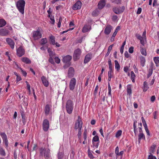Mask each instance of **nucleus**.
<instances>
[{"instance_id": "1", "label": "nucleus", "mask_w": 159, "mask_h": 159, "mask_svg": "<svg viewBox=\"0 0 159 159\" xmlns=\"http://www.w3.org/2000/svg\"><path fill=\"white\" fill-rule=\"evenodd\" d=\"M25 2L23 0H19L16 3V7L19 12L23 14L24 13Z\"/></svg>"}, {"instance_id": "2", "label": "nucleus", "mask_w": 159, "mask_h": 159, "mask_svg": "<svg viewBox=\"0 0 159 159\" xmlns=\"http://www.w3.org/2000/svg\"><path fill=\"white\" fill-rule=\"evenodd\" d=\"M74 104L72 101L70 100H68L66 104V109L67 112L69 114H71L72 112Z\"/></svg>"}, {"instance_id": "3", "label": "nucleus", "mask_w": 159, "mask_h": 159, "mask_svg": "<svg viewBox=\"0 0 159 159\" xmlns=\"http://www.w3.org/2000/svg\"><path fill=\"white\" fill-rule=\"evenodd\" d=\"M81 52V50L79 48L75 50L73 55V59L74 61H76L80 58Z\"/></svg>"}, {"instance_id": "4", "label": "nucleus", "mask_w": 159, "mask_h": 159, "mask_svg": "<svg viewBox=\"0 0 159 159\" xmlns=\"http://www.w3.org/2000/svg\"><path fill=\"white\" fill-rule=\"evenodd\" d=\"M125 9V7L124 6H117L113 7V10L116 14H119L123 12Z\"/></svg>"}, {"instance_id": "5", "label": "nucleus", "mask_w": 159, "mask_h": 159, "mask_svg": "<svg viewBox=\"0 0 159 159\" xmlns=\"http://www.w3.org/2000/svg\"><path fill=\"white\" fill-rule=\"evenodd\" d=\"M100 143L99 137L97 135L95 136L93 138L92 143L93 147L95 148H98Z\"/></svg>"}, {"instance_id": "6", "label": "nucleus", "mask_w": 159, "mask_h": 159, "mask_svg": "<svg viewBox=\"0 0 159 159\" xmlns=\"http://www.w3.org/2000/svg\"><path fill=\"white\" fill-rule=\"evenodd\" d=\"M83 123L79 116L75 123V129L80 130L82 127Z\"/></svg>"}, {"instance_id": "7", "label": "nucleus", "mask_w": 159, "mask_h": 159, "mask_svg": "<svg viewBox=\"0 0 159 159\" xmlns=\"http://www.w3.org/2000/svg\"><path fill=\"white\" fill-rule=\"evenodd\" d=\"M33 37L34 40H37L42 37V34L38 30L33 32Z\"/></svg>"}, {"instance_id": "8", "label": "nucleus", "mask_w": 159, "mask_h": 159, "mask_svg": "<svg viewBox=\"0 0 159 159\" xmlns=\"http://www.w3.org/2000/svg\"><path fill=\"white\" fill-rule=\"evenodd\" d=\"M25 53V50L22 47H20L16 49V53L17 55L19 57H21Z\"/></svg>"}, {"instance_id": "9", "label": "nucleus", "mask_w": 159, "mask_h": 159, "mask_svg": "<svg viewBox=\"0 0 159 159\" xmlns=\"http://www.w3.org/2000/svg\"><path fill=\"white\" fill-rule=\"evenodd\" d=\"M40 154L42 155H44L46 157H48L49 155V150L48 148L45 149L44 148H42L40 149Z\"/></svg>"}, {"instance_id": "10", "label": "nucleus", "mask_w": 159, "mask_h": 159, "mask_svg": "<svg viewBox=\"0 0 159 159\" xmlns=\"http://www.w3.org/2000/svg\"><path fill=\"white\" fill-rule=\"evenodd\" d=\"M82 3L80 1H78L72 7V8L74 10H76L81 8Z\"/></svg>"}, {"instance_id": "11", "label": "nucleus", "mask_w": 159, "mask_h": 159, "mask_svg": "<svg viewBox=\"0 0 159 159\" xmlns=\"http://www.w3.org/2000/svg\"><path fill=\"white\" fill-rule=\"evenodd\" d=\"M43 127L44 131H48L49 127V122L48 120L47 119L44 120L43 123Z\"/></svg>"}, {"instance_id": "12", "label": "nucleus", "mask_w": 159, "mask_h": 159, "mask_svg": "<svg viewBox=\"0 0 159 159\" xmlns=\"http://www.w3.org/2000/svg\"><path fill=\"white\" fill-rule=\"evenodd\" d=\"M76 83V80L75 78H72L70 80L69 84V88L71 90H73L75 88Z\"/></svg>"}, {"instance_id": "13", "label": "nucleus", "mask_w": 159, "mask_h": 159, "mask_svg": "<svg viewBox=\"0 0 159 159\" xmlns=\"http://www.w3.org/2000/svg\"><path fill=\"white\" fill-rule=\"evenodd\" d=\"M41 81L43 85L46 87H48L49 85V82L46 77L43 76L41 78Z\"/></svg>"}, {"instance_id": "14", "label": "nucleus", "mask_w": 159, "mask_h": 159, "mask_svg": "<svg viewBox=\"0 0 159 159\" xmlns=\"http://www.w3.org/2000/svg\"><path fill=\"white\" fill-rule=\"evenodd\" d=\"M6 41L8 44L10 46L11 48L14 49V48L15 43L11 39L7 38L6 39Z\"/></svg>"}, {"instance_id": "15", "label": "nucleus", "mask_w": 159, "mask_h": 159, "mask_svg": "<svg viewBox=\"0 0 159 159\" xmlns=\"http://www.w3.org/2000/svg\"><path fill=\"white\" fill-rule=\"evenodd\" d=\"M112 29V27L111 25H107L104 30V33L106 34H109L110 33Z\"/></svg>"}, {"instance_id": "16", "label": "nucleus", "mask_w": 159, "mask_h": 159, "mask_svg": "<svg viewBox=\"0 0 159 159\" xmlns=\"http://www.w3.org/2000/svg\"><path fill=\"white\" fill-rule=\"evenodd\" d=\"M71 59L72 57L68 55L63 57L62 61L64 63H67L70 62Z\"/></svg>"}, {"instance_id": "17", "label": "nucleus", "mask_w": 159, "mask_h": 159, "mask_svg": "<svg viewBox=\"0 0 159 159\" xmlns=\"http://www.w3.org/2000/svg\"><path fill=\"white\" fill-rule=\"evenodd\" d=\"M9 31L6 29H0V35L2 36H6L8 34Z\"/></svg>"}, {"instance_id": "18", "label": "nucleus", "mask_w": 159, "mask_h": 159, "mask_svg": "<svg viewBox=\"0 0 159 159\" xmlns=\"http://www.w3.org/2000/svg\"><path fill=\"white\" fill-rule=\"evenodd\" d=\"M92 58V54L91 53H89L86 55L85 57L84 60V63L85 64L88 62Z\"/></svg>"}, {"instance_id": "19", "label": "nucleus", "mask_w": 159, "mask_h": 159, "mask_svg": "<svg viewBox=\"0 0 159 159\" xmlns=\"http://www.w3.org/2000/svg\"><path fill=\"white\" fill-rule=\"evenodd\" d=\"M106 0H101L98 4V9H102L105 5Z\"/></svg>"}, {"instance_id": "20", "label": "nucleus", "mask_w": 159, "mask_h": 159, "mask_svg": "<svg viewBox=\"0 0 159 159\" xmlns=\"http://www.w3.org/2000/svg\"><path fill=\"white\" fill-rule=\"evenodd\" d=\"M91 26L88 25H84L82 29V32L86 33L89 31L91 30Z\"/></svg>"}, {"instance_id": "21", "label": "nucleus", "mask_w": 159, "mask_h": 159, "mask_svg": "<svg viewBox=\"0 0 159 159\" xmlns=\"http://www.w3.org/2000/svg\"><path fill=\"white\" fill-rule=\"evenodd\" d=\"M68 76L70 77H73L74 74V69L72 67H70L68 70Z\"/></svg>"}, {"instance_id": "22", "label": "nucleus", "mask_w": 159, "mask_h": 159, "mask_svg": "<svg viewBox=\"0 0 159 159\" xmlns=\"http://www.w3.org/2000/svg\"><path fill=\"white\" fill-rule=\"evenodd\" d=\"M51 109V106L49 104H47L45 106L44 111L46 115H48Z\"/></svg>"}, {"instance_id": "23", "label": "nucleus", "mask_w": 159, "mask_h": 159, "mask_svg": "<svg viewBox=\"0 0 159 159\" xmlns=\"http://www.w3.org/2000/svg\"><path fill=\"white\" fill-rule=\"evenodd\" d=\"M145 135L143 132L139 133L138 135V142L139 143L140 142L141 140H145Z\"/></svg>"}, {"instance_id": "24", "label": "nucleus", "mask_w": 159, "mask_h": 159, "mask_svg": "<svg viewBox=\"0 0 159 159\" xmlns=\"http://www.w3.org/2000/svg\"><path fill=\"white\" fill-rule=\"evenodd\" d=\"M132 86L131 85H128L127 86V94L130 96H131L132 94Z\"/></svg>"}, {"instance_id": "25", "label": "nucleus", "mask_w": 159, "mask_h": 159, "mask_svg": "<svg viewBox=\"0 0 159 159\" xmlns=\"http://www.w3.org/2000/svg\"><path fill=\"white\" fill-rule=\"evenodd\" d=\"M21 60L22 61L26 63V64H30L31 62V61L27 57H23L21 58Z\"/></svg>"}, {"instance_id": "26", "label": "nucleus", "mask_w": 159, "mask_h": 159, "mask_svg": "<svg viewBox=\"0 0 159 159\" xmlns=\"http://www.w3.org/2000/svg\"><path fill=\"white\" fill-rule=\"evenodd\" d=\"M141 65L143 67L145 64V58L142 56H141L139 57Z\"/></svg>"}, {"instance_id": "27", "label": "nucleus", "mask_w": 159, "mask_h": 159, "mask_svg": "<svg viewBox=\"0 0 159 159\" xmlns=\"http://www.w3.org/2000/svg\"><path fill=\"white\" fill-rule=\"evenodd\" d=\"M156 147V145L154 144L152 145L150 148L149 152L148 153L149 154V153H151V154H152L154 153L155 152V148Z\"/></svg>"}, {"instance_id": "28", "label": "nucleus", "mask_w": 159, "mask_h": 159, "mask_svg": "<svg viewBox=\"0 0 159 159\" xmlns=\"http://www.w3.org/2000/svg\"><path fill=\"white\" fill-rule=\"evenodd\" d=\"M149 88L147 83L146 82L144 81L143 83V91L144 92H146Z\"/></svg>"}, {"instance_id": "29", "label": "nucleus", "mask_w": 159, "mask_h": 159, "mask_svg": "<svg viewBox=\"0 0 159 159\" xmlns=\"http://www.w3.org/2000/svg\"><path fill=\"white\" fill-rule=\"evenodd\" d=\"M115 68L116 69L117 71H119L120 68V65L117 60L115 61Z\"/></svg>"}, {"instance_id": "30", "label": "nucleus", "mask_w": 159, "mask_h": 159, "mask_svg": "<svg viewBox=\"0 0 159 159\" xmlns=\"http://www.w3.org/2000/svg\"><path fill=\"white\" fill-rule=\"evenodd\" d=\"M135 75L133 71H131L130 73V78L133 83L135 82Z\"/></svg>"}, {"instance_id": "31", "label": "nucleus", "mask_w": 159, "mask_h": 159, "mask_svg": "<svg viewBox=\"0 0 159 159\" xmlns=\"http://www.w3.org/2000/svg\"><path fill=\"white\" fill-rule=\"evenodd\" d=\"M136 121H134L133 124L134 131L135 135H136L137 134V128L136 126Z\"/></svg>"}, {"instance_id": "32", "label": "nucleus", "mask_w": 159, "mask_h": 159, "mask_svg": "<svg viewBox=\"0 0 159 159\" xmlns=\"http://www.w3.org/2000/svg\"><path fill=\"white\" fill-rule=\"evenodd\" d=\"M15 64L16 65L17 67L20 69V70L21 72H22V74L24 76H26L27 75V72L25 71L24 70H23L22 68H21L20 67H19L18 65L16 64V63H15Z\"/></svg>"}, {"instance_id": "33", "label": "nucleus", "mask_w": 159, "mask_h": 159, "mask_svg": "<svg viewBox=\"0 0 159 159\" xmlns=\"http://www.w3.org/2000/svg\"><path fill=\"white\" fill-rule=\"evenodd\" d=\"M6 24V21L3 19H0V27L5 26Z\"/></svg>"}, {"instance_id": "34", "label": "nucleus", "mask_w": 159, "mask_h": 159, "mask_svg": "<svg viewBox=\"0 0 159 159\" xmlns=\"http://www.w3.org/2000/svg\"><path fill=\"white\" fill-rule=\"evenodd\" d=\"M159 57H154L153 60L156 65V66H157L159 64Z\"/></svg>"}, {"instance_id": "35", "label": "nucleus", "mask_w": 159, "mask_h": 159, "mask_svg": "<svg viewBox=\"0 0 159 159\" xmlns=\"http://www.w3.org/2000/svg\"><path fill=\"white\" fill-rule=\"evenodd\" d=\"M122 133V130H118L116 133L115 137L117 138H119L121 136Z\"/></svg>"}, {"instance_id": "36", "label": "nucleus", "mask_w": 159, "mask_h": 159, "mask_svg": "<svg viewBox=\"0 0 159 159\" xmlns=\"http://www.w3.org/2000/svg\"><path fill=\"white\" fill-rule=\"evenodd\" d=\"M47 43V39L46 38H44L42 39L40 42V44L43 45Z\"/></svg>"}, {"instance_id": "37", "label": "nucleus", "mask_w": 159, "mask_h": 159, "mask_svg": "<svg viewBox=\"0 0 159 159\" xmlns=\"http://www.w3.org/2000/svg\"><path fill=\"white\" fill-rule=\"evenodd\" d=\"M50 40L51 42V43L53 45H54L55 44V37L53 35H51L50 37Z\"/></svg>"}, {"instance_id": "38", "label": "nucleus", "mask_w": 159, "mask_h": 159, "mask_svg": "<svg viewBox=\"0 0 159 159\" xmlns=\"http://www.w3.org/2000/svg\"><path fill=\"white\" fill-rule=\"evenodd\" d=\"M111 1L112 3L116 4H120L121 2V0H111Z\"/></svg>"}, {"instance_id": "39", "label": "nucleus", "mask_w": 159, "mask_h": 159, "mask_svg": "<svg viewBox=\"0 0 159 159\" xmlns=\"http://www.w3.org/2000/svg\"><path fill=\"white\" fill-rule=\"evenodd\" d=\"M21 114L22 116V118L23 119L22 121L23 123H24V122H25L26 121V119L25 118V115L24 114V113L23 112H21Z\"/></svg>"}, {"instance_id": "40", "label": "nucleus", "mask_w": 159, "mask_h": 159, "mask_svg": "<svg viewBox=\"0 0 159 159\" xmlns=\"http://www.w3.org/2000/svg\"><path fill=\"white\" fill-rule=\"evenodd\" d=\"M140 52L141 54L144 56L147 55V52L143 48H140Z\"/></svg>"}, {"instance_id": "41", "label": "nucleus", "mask_w": 159, "mask_h": 159, "mask_svg": "<svg viewBox=\"0 0 159 159\" xmlns=\"http://www.w3.org/2000/svg\"><path fill=\"white\" fill-rule=\"evenodd\" d=\"M64 153L62 151L61 152H59L58 154V158L59 159H61L63 157Z\"/></svg>"}, {"instance_id": "42", "label": "nucleus", "mask_w": 159, "mask_h": 159, "mask_svg": "<svg viewBox=\"0 0 159 159\" xmlns=\"http://www.w3.org/2000/svg\"><path fill=\"white\" fill-rule=\"evenodd\" d=\"M148 159H157L156 157L153 156L152 154L149 153L148 157Z\"/></svg>"}, {"instance_id": "43", "label": "nucleus", "mask_w": 159, "mask_h": 159, "mask_svg": "<svg viewBox=\"0 0 159 159\" xmlns=\"http://www.w3.org/2000/svg\"><path fill=\"white\" fill-rule=\"evenodd\" d=\"M0 154L2 156H5L6 154L5 151L2 148L0 147Z\"/></svg>"}, {"instance_id": "44", "label": "nucleus", "mask_w": 159, "mask_h": 159, "mask_svg": "<svg viewBox=\"0 0 159 159\" xmlns=\"http://www.w3.org/2000/svg\"><path fill=\"white\" fill-rule=\"evenodd\" d=\"M108 63L109 65V70H113V69L112 68V65L110 59H109L108 61Z\"/></svg>"}, {"instance_id": "45", "label": "nucleus", "mask_w": 159, "mask_h": 159, "mask_svg": "<svg viewBox=\"0 0 159 159\" xmlns=\"http://www.w3.org/2000/svg\"><path fill=\"white\" fill-rule=\"evenodd\" d=\"M126 43V41H125L123 43L122 45L120 48V52L121 54H122L123 52V50L124 47Z\"/></svg>"}, {"instance_id": "46", "label": "nucleus", "mask_w": 159, "mask_h": 159, "mask_svg": "<svg viewBox=\"0 0 159 159\" xmlns=\"http://www.w3.org/2000/svg\"><path fill=\"white\" fill-rule=\"evenodd\" d=\"M87 132L86 129H85L83 134L84 138L85 140H86L87 138Z\"/></svg>"}, {"instance_id": "47", "label": "nucleus", "mask_w": 159, "mask_h": 159, "mask_svg": "<svg viewBox=\"0 0 159 159\" xmlns=\"http://www.w3.org/2000/svg\"><path fill=\"white\" fill-rule=\"evenodd\" d=\"M62 18H61V17H60L59 18V21H58V23H57V27L58 28L60 27L61 25V22L62 21Z\"/></svg>"}, {"instance_id": "48", "label": "nucleus", "mask_w": 159, "mask_h": 159, "mask_svg": "<svg viewBox=\"0 0 159 159\" xmlns=\"http://www.w3.org/2000/svg\"><path fill=\"white\" fill-rule=\"evenodd\" d=\"M153 70L152 69H149L148 70V73L147 75L148 78H149L152 74Z\"/></svg>"}, {"instance_id": "49", "label": "nucleus", "mask_w": 159, "mask_h": 159, "mask_svg": "<svg viewBox=\"0 0 159 159\" xmlns=\"http://www.w3.org/2000/svg\"><path fill=\"white\" fill-rule=\"evenodd\" d=\"M55 62L57 64H59L60 62V59L58 57H56L54 58Z\"/></svg>"}, {"instance_id": "50", "label": "nucleus", "mask_w": 159, "mask_h": 159, "mask_svg": "<svg viewBox=\"0 0 159 159\" xmlns=\"http://www.w3.org/2000/svg\"><path fill=\"white\" fill-rule=\"evenodd\" d=\"M129 70V67L128 66H125L124 67L123 70L125 73H127Z\"/></svg>"}, {"instance_id": "51", "label": "nucleus", "mask_w": 159, "mask_h": 159, "mask_svg": "<svg viewBox=\"0 0 159 159\" xmlns=\"http://www.w3.org/2000/svg\"><path fill=\"white\" fill-rule=\"evenodd\" d=\"M1 135L3 139H4L7 138L6 135L5 134V133H2L1 134Z\"/></svg>"}, {"instance_id": "52", "label": "nucleus", "mask_w": 159, "mask_h": 159, "mask_svg": "<svg viewBox=\"0 0 159 159\" xmlns=\"http://www.w3.org/2000/svg\"><path fill=\"white\" fill-rule=\"evenodd\" d=\"M146 38H142L141 39H140V43L141 44H142L143 45H144V41L146 40Z\"/></svg>"}, {"instance_id": "53", "label": "nucleus", "mask_w": 159, "mask_h": 159, "mask_svg": "<svg viewBox=\"0 0 159 159\" xmlns=\"http://www.w3.org/2000/svg\"><path fill=\"white\" fill-rule=\"evenodd\" d=\"M134 47H130L129 49V52L130 53H132L134 52Z\"/></svg>"}, {"instance_id": "54", "label": "nucleus", "mask_w": 159, "mask_h": 159, "mask_svg": "<svg viewBox=\"0 0 159 159\" xmlns=\"http://www.w3.org/2000/svg\"><path fill=\"white\" fill-rule=\"evenodd\" d=\"M52 57H50L49 59V61L50 62L51 64H53L54 63V62L53 60V59L52 58Z\"/></svg>"}, {"instance_id": "55", "label": "nucleus", "mask_w": 159, "mask_h": 159, "mask_svg": "<svg viewBox=\"0 0 159 159\" xmlns=\"http://www.w3.org/2000/svg\"><path fill=\"white\" fill-rule=\"evenodd\" d=\"M81 135V129L78 130V132L77 134L78 137L79 139H80Z\"/></svg>"}, {"instance_id": "56", "label": "nucleus", "mask_w": 159, "mask_h": 159, "mask_svg": "<svg viewBox=\"0 0 159 159\" xmlns=\"http://www.w3.org/2000/svg\"><path fill=\"white\" fill-rule=\"evenodd\" d=\"M4 142L5 143L6 145V146L7 147L8 146V140L7 139V138L4 139H3Z\"/></svg>"}, {"instance_id": "57", "label": "nucleus", "mask_w": 159, "mask_h": 159, "mask_svg": "<svg viewBox=\"0 0 159 159\" xmlns=\"http://www.w3.org/2000/svg\"><path fill=\"white\" fill-rule=\"evenodd\" d=\"M141 11L142 8L140 7H139L138 8L136 13L137 14H139L141 13Z\"/></svg>"}, {"instance_id": "58", "label": "nucleus", "mask_w": 159, "mask_h": 159, "mask_svg": "<svg viewBox=\"0 0 159 159\" xmlns=\"http://www.w3.org/2000/svg\"><path fill=\"white\" fill-rule=\"evenodd\" d=\"M113 70H109L108 71V77H112L111 73L113 72Z\"/></svg>"}, {"instance_id": "59", "label": "nucleus", "mask_w": 159, "mask_h": 159, "mask_svg": "<svg viewBox=\"0 0 159 159\" xmlns=\"http://www.w3.org/2000/svg\"><path fill=\"white\" fill-rule=\"evenodd\" d=\"M21 80V78L20 76L19 75L16 77V81L17 83Z\"/></svg>"}, {"instance_id": "60", "label": "nucleus", "mask_w": 159, "mask_h": 159, "mask_svg": "<svg viewBox=\"0 0 159 159\" xmlns=\"http://www.w3.org/2000/svg\"><path fill=\"white\" fill-rule=\"evenodd\" d=\"M88 155H89V157L91 159H93L94 158L93 155V154H92V153L90 152H89Z\"/></svg>"}, {"instance_id": "61", "label": "nucleus", "mask_w": 159, "mask_h": 159, "mask_svg": "<svg viewBox=\"0 0 159 159\" xmlns=\"http://www.w3.org/2000/svg\"><path fill=\"white\" fill-rule=\"evenodd\" d=\"M156 97L155 96H152L151 97V101L153 102L155 100Z\"/></svg>"}, {"instance_id": "62", "label": "nucleus", "mask_w": 159, "mask_h": 159, "mask_svg": "<svg viewBox=\"0 0 159 159\" xmlns=\"http://www.w3.org/2000/svg\"><path fill=\"white\" fill-rule=\"evenodd\" d=\"M50 19L51 20L50 22L53 25H54L55 23V20L53 17H51Z\"/></svg>"}, {"instance_id": "63", "label": "nucleus", "mask_w": 159, "mask_h": 159, "mask_svg": "<svg viewBox=\"0 0 159 159\" xmlns=\"http://www.w3.org/2000/svg\"><path fill=\"white\" fill-rule=\"evenodd\" d=\"M124 55L127 58H128L129 57V55L127 51L125 52Z\"/></svg>"}, {"instance_id": "64", "label": "nucleus", "mask_w": 159, "mask_h": 159, "mask_svg": "<svg viewBox=\"0 0 159 159\" xmlns=\"http://www.w3.org/2000/svg\"><path fill=\"white\" fill-rule=\"evenodd\" d=\"M49 54V56L50 57H53L55 55V53L54 52H53L52 51Z\"/></svg>"}]
</instances>
